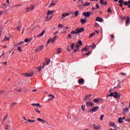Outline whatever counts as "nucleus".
I'll use <instances>...</instances> for the list:
<instances>
[{
    "mask_svg": "<svg viewBox=\"0 0 130 130\" xmlns=\"http://www.w3.org/2000/svg\"><path fill=\"white\" fill-rule=\"evenodd\" d=\"M93 127H94L95 129L96 130L101 129V126H100V125H93Z\"/></svg>",
    "mask_w": 130,
    "mask_h": 130,
    "instance_id": "19",
    "label": "nucleus"
},
{
    "mask_svg": "<svg viewBox=\"0 0 130 130\" xmlns=\"http://www.w3.org/2000/svg\"><path fill=\"white\" fill-rule=\"evenodd\" d=\"M27 121H28V122H35V120H30L28 119Z\"/></svg>",
    "mask_w": 130,
    "mask_h": 130,
    "instance_id": "42",
    "label": "nucleus"
},
{
    "mask_svg": "<svg viewBox=\"0 0 130 130\" xmlns=\"http://www.w3.org/2000/svg\"><path fill=\"white\" fill-rule=\"evenodd\" d=\"M58 27L59 28H62V27H63L62 24H59V25H58Z\"/></svg>",
    "mask_w": 130,
    "mask_h": 130,
    "instance_id": "63",
    "label": "nucleus"
},
{
    "mask_svg": "<svg viewBox=\"0 0 130 130\" xmlns=\"http://www.w3.org/2000/svg\"><path fill=\"white\" fill-rule=\"evenodd\" d=\"M44 33H45V30H43V31H42L41 34H40L39 35L37 36V37H41L43 36V35H44Z\"/></svg>",
    "mask_w": 130,
    "mask_h": 130,
    "instance_id": "24",
    "label": "nucleus"
},
{
    "mask_svg": "<svg viewBox=\"0 0 130 130\" xmlns=\"http://www.w3.org/2000/svg\"><path fill=\"white\" fill-rule=\"evenodd\" d=\"M120 96H121V94L120 93L117 92H114V98H116V99L118 98V99H119V98H120Z\"/></svg>",
    "mask_w": 130,
    "mask_h": 130,
    "instance_id": "4",
    "label": "nucleus"
},
{
    "mask_svg": "<svg viewBox=\"0 0 130 130\" xmlns=\"http://www.w3.org/2000/svg\"><path fill=\"white\" fill-rule=\"evenodd\" d=\"M37 120H38V121H41L42 122V124H44V123H47V124H48V125H49V127H50V128H52L54 127V126L53 124L49 123L48 122H47L46 121H45L43 119L38 118H37Z\"/></svg>",
    "mask_w": 130,
    "mask_h": 130,
    "instance_id": "1",
    "label": "nucleus"
},
{
    "mask_svg": "<svg viewBox=\"0 0 130 130\" xmlns=\"http://www.w3.org/2000/svg\"><path fill=\"white\" fill-rule=\"evenodd\" d=\"M88 50H89V48H87V47H85V48H83L81 50V51H88Z\"/></svg>",
    "mask_w": 130,
    "mask_h": 130,
    "instance_id": "37",
    "label": "nucleus"
},
{
    "mask_svg": "<svg viewBox=\"0 0 130 130\" xmlns=\"http://www.w3.org/2000/svg\"><path fill=\"white\" fill-rule=\"evenodd\" d=\"M26 10L27 12H31V11H33V10H34V6L33 5H31L29 7H27L26 8Z\"/></svg>",
    "mask_w": 130,
    "mask_h": 130,
    "instance_id": "11",
    "label": "nucleus"
},
{
    "mask_svg": "<svg viewBox=\"0 0 130 130\" xmlns=\"http://www.w3.org/2000/svg\"><path fill=\"white\" fill-rule=\"evenodd\" d=\"M76 31H77V33H82V32H84L85 31V28L82 27L81 28H77L76 29Z\"/></svg>",
    "mask_w": 130,
    "mask_h": 130,
    "instance_id": "9",
    "label": "nucleus"
},
{
    "mask_svg": "<svg viewBox=\"0 0 130 130\" xmlns=\"http://www.w3.org/2000/svg\"><path fill=\"white\" fill-rule=\"evenodd\" d=\"M34 109L37 113H38L39 114H40V113H41V112L39 110V109L36 108H35Z\"/></svg>",
    "mask_w": 130,
    "mask_h": 130,
    "instance_id": "35",
    "label": "nucleus"
},
{
    "mask_svg": "<svg viewBox=\"0 0 130 130\" xmlns=\"http://www.w3.org/2000/svg\"><path fill=\"white\" fill-rule=\"evenodd\" d=\"M120 75H122V76H123L124 77H125V76H126V73H120Z\"/></svg>",
    "mask_w": 130,
    "mask_h": 130,
    "instance_id": "51",
    "label": "nucleus"
},
{
    "mask_svg": "<svg viewBox=\"0 0 130 130\" xmlns=\"http://www.w3.org/2000/svg\"><path fill=\"white\" fill-rule=\"evenodd\" d=\"M21 6H22V4H18V5H14V7H21Z\"/></svg>",
    "mask_w": 130,
    "mask_h": 130,
    "instance_id": "58",
    "label": "nucleus"
},
{
    "mask_svg": "<svg viewBox=\"0 0 130 130\" xmlns=\"http://www.w3.org/2000/svg\"><path fill=\"white\" fill-rule=\"evenodd\" d=\"M129 110V109L128 108L125 107V108L123 109V113H124V114H125L126 112H128Z\"/></svg>",
    "mask_w": 130,
    "mask_h": 130,
    "instance_id": "20",
    "label": "nucleus"
},
{
    "mask_svg": "<svg viewBox=\"0 0 130 130\" xmlns=\"http://www.w3.org/2000/svg\"><path fill=\"white\" fill-rule=\"evenodd\" d=\"M123 5H124V6H128V2H125L123 3Z\"/></svg>",
    "mask_w": 130,
    "mask_h": 130,
    "instance_id": "53",
    "label": "nucleus"
},
{
    "mask_svg": "<svg viewBox=\"0 0 130 130\" xmlns=\"http://www.w3.org/2000/svg\"><path fill=\"white\" fill-rule=\"evenodd\" d=\"M120 85H121L120 82H119V83H118L117 86H116V87H115V88H117L118 89H120V88H121V86H120Z\"/></svg>",
    "mask_w": 130,
    "mask_h": 130,
    "instance_id": "36",
    "label": "nucleus"
},
{
    "mask_svg": "<svg viewBox=\"0 0 130 130\" xmlns=\"http://www.w3.org/2000/svg\"><path fill=\"white\" fill-rule=\"evenodd\" d=\"M85 106H81V108H82V110H83V111H85Z\"/></svg>",
    "mask_w": 130,
    "mask_h": 130,
    "instance_id": "57",
    "label": "nucleus"
},
{
    "mask_svg": "<svg viewBox=\"0 0 130 130\" xmlns=\"http://www.w3.org/2000/svg\"><path fill=\"white\" fill-rule=\"evenodd\" d=\"M93 102L94 103H100V102H102V99L98 98L97 99H94Z\"/></svg>",
    "mask_w": 130,
    "mask_h": 130,
    "instance_id": "10",
    "label": "nucleus"
},
{
    "mask_svg": "<svg viewBox=\"0 0 130 130\" xmlns=\"http://www.w3.org/2000/svg\"><path fill=\"white\" fill-rule=\"evenodd\" d=\"M110 126H112L113 127H114V128H117V126L115 125V123H113V122H111L110 123Z\"/></svg>",
    "mask_w": 130,
    "mask_h": 130,
    "instance_id": "21",
    "label": "nucleus"
},
{
    "mask_svg": "<svg viewBox=\"0 0 130 130\" xmlns=\"http://www.w3.org/2000/svg\"><path fill=\"white\" fill-rule=\"evenodd\" d=\"M100 25H99V24H98V23H95L94 24V27H99Z\"/></svg>",
    "mask_w": 130,
    "mask_h": 130,
    "instance_id": "55",
    "label": "nucleus"
},
{
    "mask_svg": "<svg viewBox=\"0 0 130 130\" xmlns=\"http://www.w3.org/2000/svg\"><path fill=\"white\" fill-rule=\"evenodd\" d=\"M118 122H119V123H122V122H123V121H122V118L119 117L118 120Z\"/></svg>",
    "mask_w": 130,
    "mask_h": 130,
    "instance_id": "30",
    "label": "nucleus"
},
{
    "mask_svg": "<svg viewBox=\"0 0 130 130\" xmlns=\"http://www.w3.org/2000/svg\"><path fill=\"white\" fill-rule=\"evenodd\" d=\"M80 22L82 24H85V23H86V22H87V20H85L84 19H81Z\"/></svg>",
    "mask_w": 130,
    "mask_h": 130,
    "instance_id": "28",
    "label": "nucleus"
},
{
    "mask_svg": "<svg viewBox=\"0 0 130 130\" xmlns=\"http://www.w3.org/2000/svg\"><path fill=\"white\" fill-rule=\"evenodd\" d=\"M17 104V103H16L15 102L13 103L10 106V108H13V107L14 106H15V105H16Z\"/></svg>",
    "mask_w": 130,
    "mask_h": 130,
    "instance_id": "38",
    "label": "nucleus"
},
{
    "mask_svg": "<svg viewBox=\"0 0 130 130\" xmlns=\"http://www.w3.org/2000/svg\"><path fill=\"white\" fill-rule=\"evenodd\" d=\"M108 12L109 13H111L112 11H111V9L110 8H109L108 9Z\"/></svg>",
    "mask_w": 130,
    "mask_h": 130,
    "instance_id": "61",
    "label": "nucleus"
},
{
    "mask_svg": "<svg viewBox=\"0 0 130 130\" xmlns=\"http://www.w3.org/2000/svg\"><path fill=\"white\" fill-rule=\"evenodd\" d=\"M85 1H86V0H79L78 1V3H81V2L82 5H84V2H85Z\"/></svg>",
    "mask_w": 130,
    "mask_h": 130,
    "instance_id": "45",
    "label": "nucleus"
},
{
    "mask_svg": "<svg viewBox=\"0 0 130 130\" xmlns=\"http://www.w3.org/2000/svg\"><path fill=\"white\" fill-rule=\"evenodd\" d=\"M55 41H54V40H53V39L50 38L49 39L48 41H47V44H46V46H47L48 43H49L50 42H51V43H52L53 44V43H54Z\"/></svg>",
    "mask_w": 130,
    "mask_h": 130,
    "instance_id": "12",
    "label": "nucleus"
},
{
    "mask_svg": "<svg viewBox=\"0 0 130 130\" xmlns=\"http://www.w3.org/2000/svg\"><path fill=\"white\" fill-rule=\"evenodd\" d=\"M3 27H1L0 28V35H2V33L3 32Z\"/></svg>",
    "mask_w": 130,
    "mask_h": 130,
    "instance_id": "52",
    "label": "nucleus"
},
{
    "mask_svg": "<svg viewBox=\"0 0 130 130\" xmlns=\"http://www.w3.org/2000/svg\"><path fill=\"white\" fill-rule=\"evenodd\" d=\"M78 83L79 84H80V85H83V84H84V83H85V80H84V79H80L78 80Z\"/></svg>",
    "mask_w": 130,
    "mask_h": 130,
    "instance_id": "17",
    "label": "nucleus"
},
{
    "mask_svg": "<svg viewBox=\"0 0 130 130\" xmlns=\"http://www.w3.org/2000/svg\"><path fill=\"white\" fill-rule=\"evenodd\" d=\"M9 40H10V38L9 37H7V36H5L3 41H9Z\"/></svg>",
    "mask_w": 130,
    "mask_h": 130,
    "instance_id": "25",
    "label": "nucleus"
},
{
    "mask_svg": "<svg viewBox=\"0 0 130 130\" xmlns=\"http://www.w3.org/2000/svg\"><path fill=\"white\" fill-rule=\"evenodd\" d=\"M87 107H93V103L92 102H86Z\"/></svg>",
    "mask_w": 130,
    "mask_h": 130,
    "instance_id": "13",
    "label": "nucleus"
},
{
    "mask_svg": "<svg viewBox=\"0 0 130 130\" xmlns=\"http://www.w3.org/2000/svg\"><path fill=\"white\" fill-rule=\"evenodd\" d=\"M68 16H70V13H63L62 14V16H61V20L63 19L64 18H66V17H68Z\"/></svg>",
    "mask_w": 130,
    "mask_h": 130,
    "instance_id": "16",
    "label": "nucleus"
},
{
    "mask_svg": "<svg viewBox=\"0 0 130 130\" xmlns=\"http://www.w3.org/2000/svg\"><path fill=\"white\" fill-rule=\"evenodd\" d=\"M57 4V1L52 0L51 4L49 6V8H52L54 6H55Z\"/></svg>",
    "mask_w": 130,
    "mask_h": 130,
    "instance_id": "5",
    "label": "nucleus"
},
{
    "mask_svg": "<svg viewBox=\"0 0 130 130\" xmlns=\"http://www.w3.org/2000/svg\"><path fill=\"white\" fill-rule=\"evenodd\" d=\"M8 114H7L3 117V123H4V121H6V120L8 118Z\"/></svg>",
    "mask_w": 130,
    "mask_h": 130,
    "instance_id": "29",
    "label": "nucleus"
},
{
    "mask_svg": "<svg viewBox=\"0 0 130 130\" xmlns=\"http://www.w3.org/2000/svg\"><path fill=\"white\" fill-rule=\"evenodd\" d=\"M107 98H108V97H114V93H113V92H111L110 94L107 95Z\"/></svg>",
    "mask_w": 130,
    "mask_h": 130,
    "instance_id": "27",
    "label": "nucleus"
},
{
    "mask_svg": "<svg viewBox=\"0 0 130 130\" xmlns=\"http://www.w3.org/2000/svg\"><path fill=\"white\" fill-rule=\"evenodd\" d=\"M99 109V106H96L92 109H89L88 112H96Z\"/></svg>",
    "mask_w": 130,
    "mask_h": 130,
    "instance_id": "2",
    "label": "nucleus"
},
{
    "mask_svg": "<svg viewBox=\"0 0 130 130\" xmlns=\"http://www.w3.org/2000/svg\"><path fill=\"white\" fill-rule=\"evenodd\" d=\"M21 29V27L20 26H18L17 27V29L18 30V31H20V29Z\"/></svg>",
    "mask_w": 130,
    "mask_h": 130,
    "instance_id": "64",
    "label": "nucleus"
},
{
    "mask_svg": "<svg viewBox=\"0 0 130 130\" xmlns=\"http://www.w3.org/2000/svg\"><path fill=\"white\" fill-rule=\"evenodd\" d=\"M104 117V115H101L100 120H103Z\"/></svg>",
    "mask_w": 130,
    "mask_h": 130,
    "instance_id": "56",
    "label": "nucleus"
},
{
    "mask_svg": "<svg viewBox=\"0 0 130 130\" xmlns=\"http://www.w3.org/2000/svg\"><path fill=\"white\" fill-rule=\"evenodd\" d=\"M9 125L7 124V125H5V129H8V130H9Z\"/></svg>",
    "mask_w": 130,
    "mask_h": 130,
    "instance_id": "46",
    "label": "nucleus"
},
{
    "mask_svg": "<svg viewBox=\"0 0 130 130\" xmlns=\"http://www.w3.org/2000/svg\"><path fill=\"white\" fill-rule=\"evenodd\" d=\"M45 62L46 63L47 65H48L49 63H50V59H46L45 60Z\"/></svg>",
    "mask_w": 130,
    "mask_h": 130,
    "instance_id": "33",
    "label": "nucleus"
},
{
    "mask_svg": "<svg viewBox=\"0 0 130 130\" xmlns=\"http://www.w3.org/2000/svg\"><path fill=\"white\" fill-rule=\"evenodd\" d=\"M30 40H31V39H26L24 40V42H29V41H30Z\"/></svg>",
    "mask_w": 130,
    "mask_h": 130,
    "instance_id": "49",
    "label": "nucleus"
},
{
    "mask_svg": "<svg viewBox=\"0 0 130 130\" xmlns=\"http://www.w3.org/2000/svg\"><path fill=\"white\" fill-rule=\"evenodd\" d=\"M68 38H69V39H72V35L71 34H69L68 37H67Z\"/></svg>",
    "mask_w": 130,
    "mask_h": 130,
    "instance_id": "54",
    "label": "nucleus"
},
{
    "mask_svg": "<svg viewBox=\"0 0 130 130\" xmlns=\"http://www.w3.org/2000/svg\"><path fill=\"white\" fill-rule=\"evenodd\" d=\"M4 93H6V91L5 90H0V95L1 94H4Z\"/></svg>",
    "mask_w": 130,
    "mask_h": 130,
    "instance_id": "44",
    "label": "nucleus"
},
{
    "mask_svg": "<svg viewBox=\"0 0 130 130\" xmlns=\"http://www.w3.org/2000/svg\"><path fill=\"white\" fill-rule=\"evenodd\" d=\"M44 48V45H41L35 50V52H39V51H41L42 49H43Z\"/></svg>",
    "mask_w": 130,
    "mask_h": 130,
    "instance_id": "8",
    "label": "nucleus"
},
{
    "mask_svg": "<svg viewBox=\"0 0 130 130\" xmlns=\"http://www.w3.org/2000/svg\"><path fill=\"white\" fill-rule=\"evenodd\" d=\"M82 6H84V7H86L87 6H90V3H88V2H85V4H84V1H83V4H82Z\"/></svg>",
    "mask_w": 130,
    "mask_h": 130,
    "instance_id": "31",
    "label": "nucleus"
},
{
    "mask_svg": "<svg viewBox=\"0 0 130 130\" xmlns=\"http://www.w3.org/2000/svg\"><path fill=\"white\" fill-rule=\"evenodd\" d=\"M56 52L58 54H59L60 53V52H61V49L60 48H58L57 49H56Z\"/></svg>",
    "mask_w": 130,
    "mask_h": 130,
    "instance_id": "34",
    "label": "nucleus"
},
{
    "mask_svg": "<svg viewBox=\"0 0 130 130\" xmlns=\"http://www.w3.org/2000/svg\"><path fill=\"white\" fill-rule=\"evenodd\" d=\"M75 43H73V44L71 45V49H74V48L75 47Z\"/></svg>",
    "mask_w": 130,
    "mask_h": 130,
    "instance_id": "50",
    "label": "nucleus"
},
{
    "mask_svg": "<svg viewBox=\"0 0 130 130\" xmlns=\"http://www.w3.org/2000/svg\"><path fill=\"white\" fill-rule=\"evenodd\" d=\"M79 51V48L75 49L74 50L73 52H77V51Z\"/></svg>",
    "mask_w": 130,
    "mask_h": 130,
    "instance_id": "59",
    "label": "nucleus"
},
{
    "mask_svg": "<svg viewBox=\"0 0 130 130\" xmlns=\"http://www.w3.org/2000/svg\"><path fill=\"white\" fill-rule=\"evenodd\" d=\"M93 98H92V94H88L87 96H85L84 99L85 101H91Z\"/></svg>",
    "mask_w": 130,
    "mask_h": 130,
    "instance_id": "3",
    "label": "nucleus"
},
{
    "mask_svg": "<svg viewBox=\"0 0 130 130\" xmlns=\"http://www.w3.org/2000/svg\"><path fill=\"white\" fill-rule=\"evenodd\" d=\"M71 34H78V31H72L71 32Z\"/></svg>",
    "mask_w": 130,
    "mask_h": 130,
    "instance_id": "41",
    "label": "nucleus"
},
{
    "mask_svg": "<svg viewBox=\"0 0 130 130\" xmlns=\"http://www.w3.org/2000/svg\"><path fill=\"white\" fill-rule=\"evenodd\" d=\"M67 50H68V51H69V52L71 51V50L70 49V46H67Z\"/></svg>",
    "mask_w": 130,
    "mask_h": 130,
    "instance_id": "60",
    "label": "nucleus"
},
{
    "mask_svg": "<svg viewBox=\"0 0 130 130\" xmlns=\"http://www.w3.org/2000/svg\"><path fill=\"white\" fill-rule=\"evenodd\" d=\"M33 72H30L28 73H23L22 75L26 78H28L29 77H32L33 76Z\"/></svg>",
    "mask_w": 130,
    "mask_h": 130,
    "instance_id": "7",
    "label": "nucleus"
},
{
    "mask_svg": "<svg viewBox=\"0 0 130 130\" xmlns=\"http://www.w3.org/2000/svg\"><path fill=\"white\" fill-rule=\"evenodd\" d=\"M48 96L49 98V99L48 100V101H51V100H53V99L55 98L54 95L51 94H49Z\"/></svg>",
    "mask_w": 130,
    "mask_h": 130,
    "instance_id": "15",
    "label": "nucleus"
},
{
    "mask_svg": "<svg viewBox=\"0 0 130 130\" xmlns=\"http://www.w3.org/2000/svg\"><path fill=\"white\" fill-rule=\"evenodd\" d=\"M78 44H79L80 46H82V45H83L82 41H79L78 42Z\"/></svg>",
    "mask_w": 130,
    "mask_h": 130,
    "instance_id": "43",
    "label": "nucleus"
},
{
    "mask_svg": "<svg viewBox=\"0 0 130 130\" xmlns=\"http://www.w3.org/2000/svg\"><path fill=\"white\" fill-rule=\"evenodd\" d=\"M95 7H96L97 10H98L99 9H100V7L99 6V4H96L95 5Z\"/></svg>",
    "mask_w": 130,
    "mask_h": 130,
    "instance_id": "47",
    "label": "nucleus"
},
{
    "mask_svg": "<svg viewBox=\"0 0 130 130\" xmlns=\"http://www.w3.org/2000/svg\"><path fill=\"white\" fill-rule=\"evenodd\" d=\"M96 21H98V22H103V19L100 17H98L96 18Z\"/></svg>",
    "mask_w": 130,
    "mask_h": 130,
    "instance_id": "22",
    "label": "nucleus"
},
{
    "mask_svg": "<svg viewBox=\"0 0 130 130\" xmlns=\"http://www.w3.org/2000/svg\"><path fill=\"white\" fill-rule=\"evenodd\" d=\"M93 36H95V32H93L89 35V38H92Z\"/></svg>",
    "mask_w": 130,
    "mask_h": 130,
    "instance_id": "40",
    "label": "nucleus"
},
{
    "mask_svg": "<svg viewBox=\"0 0 130 130\" xmlns=\"http://www.w3.org/2000/svg\"><path fill=\"white\" fill-rule=\"evenodd\" d=\"M17 49L19 52H22V51H23V50L21 49V47H18Z\"/></svg>",
    "mask_w": 130,
    "mask_h": 130,
    "instance_id": "39",
    "label": "nucleus"
},
{
    "mask_svg": "<svg viewBox=\"0 0 130 130\" xmlns=\"http://www.w3.org/2000/svg\"><path fill=\"white\" fill-rule=\"evenodd\" d=\"M78 15H79V11H76L74 12V17H78Z\"/></svg>",
    "mask_w": 130,
    "mask_h": 130,
    "instance_id": "32",
    "label": "nucleus"
},
{
    "mask_svg": "<svg viewBox=\"0 0 130 130\" xmlns=\"http://www.w3.org/2000/svg\"><path fill=\"white\" fill-rule=\"evenodd\" d=\"M37 107H40V108H41L42 107V106L40 105V104H36V106Z\"/></svg>",
    "mask_w": 130,
    "mask_h": 130,
    "instance_id": "48",
    "label": "nucleus"
},
{
    "mask_svg": "<svg viewBox=\"0 0 130 130\" xmlns=\"http://www.w3.org/2000/svg\"><path fill=\"white\" fill-rule=\"evenodd\" d=\"M83 16L87 17V18L90 17V12H84L83 13Z\"/></svg>",
    "mask_w": 130,
    "mask_h": 130,
    "instance_id": "18",
    "label": "nucleus"
},
{
    "mask_svg": "<svg viewBox=\"0 0 130 130\" xmlns=\"http://www.w3.org/2000/svg\"><path fill=\"white\" fill-rule=\"evenodd\" d=\"M52 14H53V11L49 10L47 13V16H52Z\"/></svg>",
    "mask_w": 130,
    "mask_h": 130,
    "instance_id": "23",
    "label": "nucleus"
},
{
    "mask_svg": "<svg viewBox=\"0 0 130 130\" xmlns=\"http://www.w3.org/2000/svg\"><path fill=\"white\" fill-rule=\"evenodd\" d=\"M56 38H57V37L55 36L52 39L55 41V40H56Z\"/></svg>",
    "mask_w": 130,
    "mask_h": 130,
    "instance_id": "62",
    "label": "nucleus"
},
{
    "mask_svg": "<svg viewBox=\"0 0 130 130\" xmlns=\"http://www.w3.org/2000/svg\"><path fill=\"white\" fill-rule=\"evenodd\" d=\"M53 17V15H47V16L45 17V22H48L49 21H50L52 19V17Z\"/></svg>",
    "mask_w": 130,
    "mask_h": 130,
    "instance_id": "6",
    "label": "nucleus"
},
{
    "mask_svg": "<svg viewBox=\"0 0 130 130\" xmlns=\"http://www.w3.org/2000/svg\"><path fill=\"white\" fill-rule=\"evenodd\" d=\"M123 0H119L118 2V3H119V4H120V7H121V8H122V6H123V5H122V3H123Z\"/></svg>",
    "mask_w": 130,
    "mask_h": 130,
    "instance_id": "26",
    "label": "nucleus"
},
{
    "mask_svg": "<svg viewBox=\"0 0 130 130\" xmlns=\"http://www.w3.org/2000/svg\"><path fill=\"white\" fill-rule=\"evenodd\" d=\"M129 22H130V18H129V16H128L127 17V18H126V21H125L126 26H127V25H129Z\"/></svg>",
    "mask_w": 130,
    "mask_h": 130,
    "instance_id": "14",
    "label": "nucleus"
}]
</instances>
